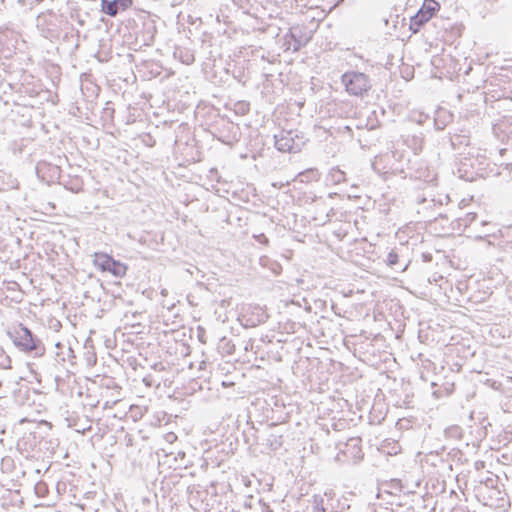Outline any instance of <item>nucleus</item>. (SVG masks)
<instances>
[{"label":"nucleus","instance_id":"1","mask_svg":"<svg viewBox=\"0 0 512 512\" xmlns=\"http://www.w3.org/2000/svg\"><path fill=\"white\" fill-rule=\"evenodd\" d=\"M7 335L19 351L33 358H39L45 354L46 349L42 340L23 324H18L7 331Z\"/></svg>","mask_w":512,"mask_h":512},{"label":"nucleus","instance_id":"2","mask_svg":"<svg viewBox=\"0 0 512 512\" xmlns=\"http://www.w3.org/2000/svg\"><path fill=\"white\" fill-rule=\"evenodd\" d=\"M341 82L350 95L361 96L371 88L369 77L361 72L348 71L341 76Z\"/></svg>","mask_w":512,"mask_h":512},{"label":"nucleus","instance_id":"3","mask_svg":"<svg viewBox=\"0 0 512 512\" xmlns=\"http://www.w3.org/2000/svg\"><path fill=\"white\" fill-rule=\"evenodd\" d=\"M275 147L281 152L296 153L303 145L302 137L296 131L282 130L274 135Z\"/></svg>","mask_w":512,"mask_h":512},{"label":"nucleus","instance_id":"4","mask_svg":"<svg viewBox=\"0 0 512 512\" xmlns=\"http://www.w3.org/2000/svg\"><path fill=\"white\" fill-rule=\"evenodd\" d=\"M439 8L440 5L435 0H425L420 10L411 18L410 28L414 32L418 31L423 24L432 18Z\"/></svg>","mask_w":512,"mask_h":512},{"label":"nucleus","instance_id":"5","mask_svg":"<svg viewBox=\"0 0 512 512\" xmlns=\"http://www.w3.org/2000/svg\"><path fill=\"white\" fill-rule=\"evenodd\" d=\"M94 263L102 271L110 272L116 277H122L127 271V267L124 264L103 253H95Z\"/></svg>","mask_w":512,"mask_h":512},{"label":"nucleus","instance_id":"6","mask_svg":"<svg viewBox=\"0 0 512 512\" xmlns=\"http://www.w3.org/2000/svg\"><path fill=\"white\" fill-rule=\"evenodd\" d=\"M340 455L344 457L347 462L356 463L363 458V452L361 448V439L359 437H352L348 439L342 446L339 447V453L337 458L340 459Z\"/></svg>","mask_w":512,"mask_h":512},{"label":"nucleus","instance_id":"7","mask_svg":"<svg viewBox=\"0 0 512 512\" xmlns=\"http://www.w3.org/2000/svg\"><path fill=\"white\" fill-rule=\"evenodd\" d=\"M70 394L72 398L78 399L83 406L94 408L100 403L98 396L89 386H72Z\"/></svg>","mask_w":512,"mask_h":512},{"label":"nucleus","instance_id":"8","mask_svg":"<svg viewBox=\"0 0 512 512\" xmlns=\"http://www.w3.org/2000/svg\"><path fill=\"white\" fill-rule=\"evenodd\" d=\"M132 5V0H101V11L115 17L120 11H125Z\"/></svg>","mask_w":512,"mask_h":512},{"label":"nucleus","instance_id":"9","mask_svg":"<svg viewBox=\"0 0 512 512\" xmlns=\"http://www.w3.org/2000/svg\"><path fill=\"white\" fill-rule=\"evenodd\" d=\"M14 397L18 404L31 406L36 404V398H40V393L30 386H21L15 392Z\"/></svg>","mask_w":512,"mask_h":512},{"label":"nucleus","instance_id":"10","mask_svg":"<svg viewBox=\"0 0 512 512\" xmlns=\"http://www.w3.org/2000/svg\"><path fill=\"white\" fill-rule=\"evenodd\" d=\"M300 32H301V30H300V28H299V27H292V28L290 29V32H289L290 37H291V38L294 40V42H295V43H294V46H293V50H294V51L299 50V49H300L303 45H305V44L307 43V41H308V39H307V38H304V39H303L302 37H300V35H299V34H300Z\"/></svg>","mask_w":512,"mask_h":512},{"label":"nucleus","instance_id":"11","mask_svg":"<svg viewBox=\"0 0 512 512\" xmlns=\"http://www.w3.org/2000/svg\"><path fill=\"white\" fill-rule=\"evenodd\" d=\"M265 444L272 450H277L282 446V436L276 433H269L265 439Z\"/></svg>","mask_w":512,"mask_h":512},{"label":"nucleus","instance_id":"12","mask_svg":"<svg viewBox=\"0 0 512 512\" xmlns=\"http://www.w3.org/2000/svg\"><path fill=\"white\" fill-rule=\"evenodd\" d=\"M0 368L1 369L11 368V358L2 347H0Z\"/></svg>","mask_w":512,"mask_h":512},{"label":"nucleus","instance_id":"13","mask_svg":"<svg viewBox=\"0 0 512 512\" xmlns=\"http://www.w3.org/2000/svg\"><path fill=\"white\" fill-rule=\"evenodd\" d=\"M219 348L226 352L227 354H232L234 352V344L231 343L230 340L226 338H222L220 340Z\"/></svg>","mask_w":512,"mask_h":512},{"label":"nucleus","instance_id":"14","mask_svg":"<svg viewBox=\"0 0 512 512\" xmlns=\"http://www.w3.org/2000/svg\"><path fill=\"white\" fill-rule=\"evenodd\" d=\"M453 392V386L448 388L447 386H439V389L432 392L435 398H440L442 395L449 396Z\"/></svg>","mask_w":512,"mask_h":512},{"label":"nucleus","instance_id":"15","mask_svg":"<svg viewBox=\"0 0 512 512\" xmlns=\"http://www.w3.org/2000/svg\"><path fill=\"white\" fill-rule=\"evenodd\" d=\"M234 110L237 114L245 115L249 111V104L244 101L237 102Z\"/></svg>","mask_w":512,"mask_h":512},{"label":"nucleus","instance_id":"16","mask_svg":"<svg viewBox=\"0 0 512 512\" xmlns=\"http://www.w3.org/2000/svg\"><path fill=\"white\" fill-rule=\"evenodd\" d=\"M398 255L397 253H395L394 251H391L388 253V256H387V264L390 266V267H394L398 264Z\"/></svg>","mask_w":512,"mask_h":512},{"label":"nucleus","instance_id":"17","mask_svg":"<svg viewBox=\"0 0 512 512\" xmlns=\"http://www.w3.org/2000/svg\"><path fill=\"white\" fill-rule=\"evenodd\" d=\"M69 426L74 427L75 431L81 434H85L86 431H90L92 429L91 425L86 427L77 423L69 424Z\"/></svg>","mask_w":512,"mask_h":512},{"label":"nucleus","instance_id":"18","mask_svg":"<svg viewBox=\"0 0 512 512\" xmlns=\"http://www.w3.org/2000/svg\"><path fill=\"white\" fill-rule=\"evenodd\" d=\"M254 238L259 242V243H262V244H268L269 240L268 238L265 236V234L261 233L259 235H255Z\"/></svg>","mask_w":512,"mask_h":512},{"label":"nucleus","instance_id":"19","mask_svg":"<svg viewBox=\"0 0 512 512\" xmlns=\"http://www.w3.org/2000/svg\"><path fill=\"white\" fill-rule=\"evenodd\" d=\"M182 61L186 64H191L194 61V57L192 54H186L185 58L182 59Z\"/></svg>","mask_w":512,"mask_h":512},{"label":"nucleus","instance_id":"20","mask_svg":"<svg viewBox=\"0 0 512 512\" xmlns=\"http://www.w3.org/2000/svg\"><path fill=\"white\" fill-rule=\"evenodd\" d=\"M70 378H71V375H68V379L67 380L63 379L60 375H56L55 376V381L57 382V384H59L60 382H68L69 383V382H71Z\"/></svg>","mask_w":512,"mask_h":512},{"label":"nucleus","instance_id":"21","mask_svg":"<svg viewBox=\"0 0 512 512\" xmlns=\"http://www.w3.org/2000/svg\"><path fill=\"white\" fill-rule=\"evenodd\" d=\"M343 175H344V173H343L342 171H340V170H338V171L336 172V175H335V176H337V181H338V182L342 180Z\"/></svg>","mask_w":512,"mask_h":512},{"label":"nucleus","instance_id":"22","mask_svg":"<svg viewBox=\"0 0 512 512\" xmlns=\"http://www.w3.org/2000/svg\"><path fill=\"white\" fill-rule=\"evenodd\" d=\"M315 510V512H326V510L322 507H316Z\"/></svg>","mask_w":512,"mask_h":512},{"label":"nucleus","instance_id":"23","mask_svg":"<svg viewBox=\"0 0 512 512\" xmlns=\"http://www.w3.org/2000/svg\"><path fill=\"white\" fill-rule=\"evenodd\" d=\"M26 421H28V420H27V418H22V419L19 421V423H20V424H22V423H24V422H26Z\"/></svg>","mask_w":512,"mask_h":512},{"label":"nucleus","instance_id":"24","mask_svg":"<svg viewBox=\"0 0 512 512\" xmlns=\"http://www.w3.org/2000/svg\"><path fill=\"white\" fill-rule=\"evenodd\" d=\"M221 384H222V385H225V384H234V382H225V381H223Z\"/></svg>","mask_w":512,"mask_h":512},{"label":"nucleus","instance_id":"25","mask_svg":"<svg viewBox=\"0 0 512 512\" xmlns=\"http://www.w3.org/2000/svg\"><path fill=\"white\" fill-rule=\"evenodd\" d=\"M475 217H476V214H472V216H471V220H474V219H475Z\"/></svg>","mask_w":512,"mask_h":512}]
</instances>
